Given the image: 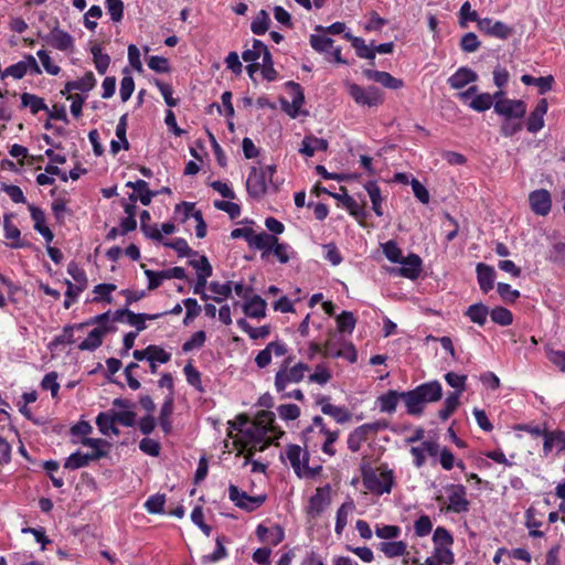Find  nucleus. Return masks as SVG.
I'll return each instance as SVG.
<instances>
[{"label":"nucleus","instance_id":"nucleus-38","mask_svg":"<svg viewBox=\"0 0 565 565\" xmlns=\"http://www.w3.org/2000/svg\"><path fill=\"white\" fill-rule=\"evenodd\" d=\"M22 105L24 107H29L30 111L33 115H36L41 110H49L46 104L44 103V99L29 93H23L21 95Z\"/></svg>","mask_w":565,"mask_h":565},{"label":"nucleus","instance_id":"nucleus-8","mask_svg":"<svg viewBox=\"0 0 565 565\" xmlns=\"http://www.w3.org/2000/svg\"><path fill=\"white\" fill-rule=\"evenodd\" d=\"M309 370L308 364L299 362L290 369H280L275 376V386L278 392H282L288 383H299L305 377V372Z\"/></svg>","mask_w":565,"mask_h":565},{"label":"nucleus","instance_id":"nucleus-34","mask_svg":"<svg viewBox=\"0 0 565 565\" xmlns=\"http://www.w3.org/2000/svg\"><path fill=\"white\" fill-rule=\"evenodd\" d=\"M379 550L385 554L386 557L393 558L407 554V544L404 541L382 542Z\"/></svg>","mask_w":565,"mask_h":565},{"label":"nucleus","instance_id":"nucleus-16","mask_svg":"<svg viewBox=\"0 0 565 565\" xmlns=\"http://www.w3.org/2000/svg\"><path fill=\"white\" fill-rule=\"evenodd\" d=\"M363 75L375 83L381 84L385 88L399 89L404 86V82L401 78H396L385 71H376L371 68L363 70Z\"/></svg>","mask_w":565,"mask_h":565},{"label":"nucleus","instance_id":"nucleus-4","mask_svg":"<svg viewBox=\"0 0 565 565\" xmlns=\"http://www.w3.org/2000/svg\"><path fill=\"white\" fill-rule=\"evenodd\" d=\"M255 431H259L267 439H270L267 434L276 431L275 414L270 411H260L254 420L249 418V459L253 458L257 449H262V447H257L259 440L256 438Z\"/></svg>","mask_w":565,"mask_h":565},{"label":"nucleus","instance_id":"nucleus-45","mask_svg":"<svg viewBox=\"0 0 565 565\" xmlns=\"http://www.w3.org/2000/svg\"><path fill=\"white\" fill-rule=\"evenodd\" d=\"M491 320L502 327L510 326L513 322V313L504 307H495L490 311Z\"/></svg>","mask_w":565,"mask_h":565},{"label":"nucleus","instance_id":"nucleus-41","mask_svg":"<svg viewBox=\"0 0 565 565\" xmlns=\"http://www.w3.org/2000/svg\"><path fill=\"white\" fill-rule=\"evenodd\" d=\"M270 25V18L267 11L260 10L254 18L250 30L254 34L260 35L268 31Z\"/></svg>","mask_w":565,"mask_h":565},{"label":"nucleus","instance_id":"nucleus-23","mask_svg":"<svg viewBox=\"0 0 565 565\" xmlns=\"http://www.w3.org/2000/svg\"><path fill=\"white\" fill-rule=\"evenodd\" d=\"M478 79L476 72L469 67H459L449 78L448 84L454 89L463 88L466 85L473 83Z\"/></svg>","mask_w":565,"mask_h":565},{"label":"nucleus","instance_id":"nucleus-40","mask_svg":"<svg viewBox=\"0 0 565 565\" xmlns=\"http://www.w3.org/2000/svg\"><path fill=\"white\" fill-rule=\"evenodd\" d=\"M271 255H274L280 264H287L292 257L296 256V252L287 243L277 244L271 248Z\"/></svg>","mask_w":565,"mask_h":565},{"label":"nucleus","instance_id":"nucleus-37","mask_svg":"<svg viewBox=\"0 0 565 565\" xmlns=\"http://www.w3.org/2000/svg\"><path fill=\"white\" fill-rule=\"evenodd\" d=\"M164 313H156V315H149V313H135L134 311L128 312L127 322L130 326L136 327L135 332H141L143 331L147 326V320H156L160 317H162Z\"/></svg>","mask_w":565,"mask_h":565},{"label":"nucleus","instance_id":"nucleus-52","mask_svg":"<svg viewBox=\"0 0 565 565\" xmlns=\"http://www.w3.org/2000/svg\"><path fill=\"white\" fill-rule=\"evenodd\" d=\"M492 106L494 107L493 97L489 93L477 95L470 103V107L477 111H486Z\"/></svg>","mask_w":565,"mask_h":565},{"label":"nucleus","instance_id":"nucleus-42","mask_svg":"<svg viewBox=\"0 0 565 565\" xmlns=\"http://www.w3.org/2000/svg\"><path fill=\"white\" fill-rule=\"evenodd\" d=\"M459 393H450L444 403V407L439 409L438 416L441 420H447L459 406Z\"/></svg>","mask_w":565,"mask_h":565},{"label":"nucleus","instance_id":"nucleus-5","mask_svg":"<svg viewBox=\"0 0 565 565\" xmlns=\"http://www.w3.org/2000/svg\"><path fill=\"white\" fill-rule=\"evenodd\" d=\"M362 480L369 491L381 495L392 491L394 476L392 470H384L377 475L372 468H364L362 470Z\"/></svg>","mask_w":565,"mask_h":565},{"label":"nucleus","instance_id":"nucleus-51","mask_svg":"<svg viewBox=\"0 0 565 565\" xmlns=\"http://www.w3.org/2000/svg\"><path fill=\"white\" fill-rule=\"evenodd\" d=\"M164 503L166 495L157 493L148 498L145 502V508L151 514H160L163 512Z\"/></svg>","mask_w":565,"mask_h":565},{"label":"nucleus","instance_id":"nucleus-55","mask_svg":"<svg viewBox=\"0 0 565 565\" xmlns=\"http://www.w3.org/2000/svg\"><path fill=\"white\" fill-rule=\"evenodd\" d=\"M497 291L504 302L513 303L520 298V291L512 289L509 284L499 282L497 285Z\"/></svg>","mask_w":565,"mask_h":565},{"label":"nucleus","instance_id":"nucleus-26","mask_svg":"<svg viewBox=\"0 0 565 565\" xmlns=\"http://www.w3.org/2000/svg\"><path fill=\"white\" fill-rule=\"evenodd\" d=\"M521 82L524 85H534L537 87L539 94L544 95L553 88L555 79L552 75L534 77L530 74H523L521 76Z\"/></svg>","mask_w":565,"mask_h":565},{"label":"nucleus","instance_id":"nucleus-12","mask_svg":"<svg viewBox=\"0 0 565 565\" xmlns=\"http://www.w3.org/2000/svg\"><path fill=\"white\" fill-rule=\"evenodd\" d=\"M478 29L486 35L493 36L500 40H507L513 33V28L501 21H493L490 18H483L480 21H478Z\"/></svg>","mask_w":565,"mask_h":565},{"label":"nucleus","instance_id":"nucleus-57","mask_svg":"<svg viewBox=\"0 0 565 565\" xmlns=\"http://www.w3.org/2000/svg\"><path fill=\"white\" fill-rule=\"evenodd\" d=\"M445 380L449 386L456 388L454 393H459V396L461 395L462 392L466 391V375H459L455 372H448L445 374Z\"/></svg>","mask_w":565,"mask_h":565},{"label":"nucleus","instance_id":"nucleus-46","mask_svg":"<svg viewBox=\"0 0 565 565\" xmlns=\"http://www.w3.org/2000/svg\"><path fill=\"white\" fill-rule=\"evenodd\" d=\"M266 307V301L259 295H249V318H264Z\"/></svg>","mask_w":565,"mask_h":565},{"label":"nucleus","instance_id":"nucleus-36","mask_svg":"<svg viewBox=\"0 0 565 565\" xmlns=\"http://www.w3.org/2000/svg\"><path fill=\"white\" fill-rule=\"evenodd\" d=\"M322 413L324 415L331 416L339 424H344L352 417V414L348 411V408L332 404L323 405Z\"/></svg>","mask_w":565,"mask_h":565},{"label":"nucleus","instance_id":"nucleus-58","mask_svg":"<svg viewBox=\"0 0 565 565\" xmlns=\"http://www.w3.org/2000/svg\"><path fill=\"white\" fill-rule=\"evenodd\" d=\"M383 253L392 263L401 264L404 258L401 248L394 241H388L383 245Z\"/></svg>","mask_w":565,"mask_h":565},{"label":"nucleus","instance_id":"nucleus-10","mask_svg":"<svg viewBox=\"0 0 565 565\" xmlns=\"http://www.w3.org/2000/svg\"><path fill=\"white\" fill-rule=\"evenodd\" d=\"M494 111L503 119H523L526 104L519 99H499L494 103Z\"/></svg>","mask_w":565,"mask_h":565},{"label":"nucleus","instance_id":"nucleus-54","mask_svg":"<svg viewBox=\"0 0 565 565\" xmlns=\"http://www.w3.org/2000/svg\"><path fill=\"white\" fill-rule=\"evenodd\" d=\"M354 508L353 502L343 503L337 511V520H335V533L341 534L347 526L348 523V510H352Z\"/></svg>","mask_w":565,"mask_h":565},{"label":"nucleus","instance_id":"nucleus-24","mask_svg":"<svg viewBox=\"0 0 565 565\" xmlns=\"http://www.w3.org/2000/svg\"><path fill=\"white\" fill-rule=\"evenodd\" d=\"M256 535L262 543L278 545L285 537L284 530L280 526L266 527L259 524L256 529Z\"/></svg>","mask_w":565,"mask_h":565},{"label":"nucleus","instance_id":"nucleus-27","mask_svg":"<svg viewBox=\"0 0 565 565\" xmlns=\"http://www.w3.org/2000/svg\"><path fill=\"white\" fill-rule=\"evenodd\" d=\"M403 399V392L390 390L385 394L377 397L380 411L383 413L392 414L396 411L398 401Z\"/></svg>","mask_w":565,"mask_h":565},{"label":"nucleus","instance_id":"nucleus-62","mask_svg":"<svg viewBox=\"0 0 565 565\" xmlns=\"http://www.w3.org/2000/svg\"><path fill=\"white\" fill-rule=\"evenodd\" d=\"M106 9L114 22H120L124 17V2L122 0H106Z\"/></svg>","mask_w":565,"mask_h":565},{"label":"nucleus","instance_id":"nucleus-49","mask_svg":"<svg viewBox=\"0 0 565 565\" xmlns=\"http://www.w3.org/2000/svg\"><path fill=\"white\" fill-rule=\"evenodd\" d=\"M338 329L340 332L352 333L355 328L356 319L350 311H342L337 318Z\"/></svg>","mask_w":565,"mask_h":565},{"label":"nucleus","instance_id":"nucleus-60","mask_svg":"<svg viewBox=\"0 0 565 565\" xmlns=\"http://www.w3.org/2000/svg\"><path fill=\"white\" fill-rule=\"evenodd\" d=\"M74 330H77L76 324H67L63 328V332L60 335H56L52 344L53 345H60V344H73L76 342L74 338Z\"/></svg>","mask_w":565,"mask_h":565},{"label":"nucleus","instance_id":"nucleus-53","mask_svg":"<svg viewBox=\"0 0 565 565\" xmlns=\"http://www.w3.org/2000/svg\"><path fill=\"white\" fill-rule=\"evenodd\" d=\"M28 72V64L24 61H20L15 64L8 66L1 74V78L11 76L15 79H21Z\"/></svg>","mask_w":565,"mask_h":565},{"label":"nucleus","instance_id":"nucleus-48","mask_svg":"<svg viewBox=\"0 0 565 565\" xmlns=\"http://www.w3.org/2000/svg\"><path fill=\"white\" fill-rule=\"evenodd\" d=\"M189 265L196 270V277H211L213 269L206 256L202 255L198 259H191Z\"/></svg>","mask_w":565,"mask_h":565},{"label":"nucleus","instance_id":"nucleus-39","mask_svg":"<svg viewBox=\"0 0 565 565\" xmlns=\"http://www.w3.org/2000/svg\"><path fill=\"white\" fill-rule=\"evenodd\" d=\"M67 273L75 280L76 284L74 285L76 286L77 291H84L87 288V276L85 271L82 268H79L75 262H71L67 265Z\"/></svg>","mask_w":565,"mask_h":565},{"label":"nucleus","instance_id":"nucleus-61","mask_svg":"<svg viewBox=\"0 0 565 565\" xmlns=\"http://www.w3.org/2000/svg\"><path fill=\"white\" fill-rule=\"evenodd\" d=\"M205 340H206L205 332L202 330L196 331L192 334V337L189 340H186L182 344V350L184 352H190L194 349H200L204 345Z\"/></svg>","mask_w":565,"mask_h":565},{"label":"nucleus","instance_id":"nucleus-19","mask_svg":"<svg viewBox=\"0 0 565 565\" xmlns=\"http://www.w3.org/2000/svg\"><path fill=\"white\" fill-rule=\"evenodd\" d=\"M111 330L109 326H98L94 328L87 338L78 344L82 351H94L103 343V338Z\"/></svg>","mask_w":565,"mask_h":565},{"label":"nucleus","instance_id":"nucleus-6","mask_svg":"<svg viewBox=\"0 0 565 565\" xmlns=\"http://www.w3.org/2000/svg\"><path fill=\"white\" fill-rule=\"evenodd\" d=\"M285 94L279 100L281 108L290 117L296 118L300 114V108L305 103V94L300 84L289 81L284 84Z\"/></svg>","mask_w":565,"mask_h":565},{"label":"nucleus","instance_id":"nucleus-47","mask_svg":"<svg viewBox=\"0 0 565 565\" xmlns=\"http://www.w3.org/2000/svg\"><path fill=\"white\" fill-rule=\"evenodd\" d=\"M354 50L356 55L360 58H365L371 61V65L374 66V60H375V51L373 50V46H369L364 39H354Z\"/></svg>","mask_w":565,"mask_h":565},{"label":"nucleus","instance_id":"nucleus-35","mask_svg":"<svg viewBox=\"0 0 565 565\" xmlns=\"http://www.w3.org/2000/svg\"><path fill=\"white\" fill-rule=\"evenodd\" d=\"M115 418L111 413H99L96 417V425L99 431L103 435H108L109 433L118 436L119 429L115 426Z\"/></svg>","mask_w":565,"mask_h":565},{"label":"nucleus","instance_id":"nucleus-29","mask_svg":"<svg viewBox=\"0 0 565 565\" xmlns=\"http://www.w3.org/2000/svg\"><path fill=\"white\" fill-rule=\"evenodd\" d=\"M96 84L95 76L93 72H87L85 75L77 81L67 82L65 85V89L62 90L63 94L71 93L72 90H81V92H88Z\"/></svg>","mask_w":565,"mask_h":565},{"label":"nucleus","instance_id":"nucleus-1","mask_svg":"<svg viewBox=\"0 0 565 565\" xmlns=\"http://www.w3.org/2000/svg\"><path fill=\"white\" fill-rule=\"evenodd\" d=\"M443 397V387L438 381L423 383L414 390L403 392L407 413L412 416H420L424 413L425 405L435 403Z\"/></svg>","mask_w":565,"mask_h":565},{"label":"nucleus","instance_id":"nucleus-9","mask_svg":"<svg viewBox=\"0 0 565 565\" xmlns=\"http://www.w3.org/2000/svg\"><path fill=\"white\" fill-rule=\"evenodd\" d=\"M278 237L267 232L256 233L249 227V247L262 252L260 258L268 262L271 255V248L277 244Z\"/></svg>","mask_w":565,"mask_h":565},{"label":"nucleus","instance_id":"nucleus-33","mask_svg":"<svg viewBox=\"0 0 565 565\" xmlns=\"http://www.w3.org/2000/svg\"><path fill=\"white\" fill-rule=\"evenodd\" d=\"M489 315L490 311L488 306L483 305L482 302L469 306L465 312V316H467L473 323L479 326H483L487 322Z\"/></svg>","mask_w":565,"mask_h":565},{"label":"nucleus","instance_id":"nucleus-28","mask_svg":"<svg viewBox=\"0 0 565 565\" xmlns=\"http://www.w3.org/2000/svg\"><path fill=\"white\" fill-rule=\"evenodd\" d=\"M554 447H556L558 449V451L565 450V431L547 430V434H545V439L543 443L544 455L550 454Z\"/></svg>","mask_w":565,"mask_h":565},{"label":"nucleus","instance_id":"nucleus-20","mask_svg":"<svg viewBox=\"0 0 565 565\" xmlns=\"http://www.w3.org/2000/svg\"><path fill=\"white\" fill-rule=\"evenodd\" d=\"M46 41L50 45L60 51H67L74 46V40L72 35L68 32L60 29L58 26H55L50 32V34L46 38Z\"/></svg>","mask_w":565,"mask_h":565},{"label":"nucleus","instance_id":"nucleus-21","mask_svg":"<svg viewBox=\"0 0 565 565\" xmlns=\"http://www.w3.org/2000/svg\"><path fill=\"white\" fill-rule=\"evenodd\" d=\"M266 180L265 171L254 167L249 169V198H260L266 193Z\"/></svg>","mask_w":565,"mask_h":565},{"label":"nucleus","instance_id":"nucleus-2","mask_svg":"<svg viewBox=\"0 0 565 565\" xmlns=\"http://www.w3.org/2000/svg\"><path fill=\"white\" fill-rule=\"evenodd\" d=\"M228 434L225 440V448L228 452L236 451L243 458V466H247V414L242 413L235 422H228Z\"/></svg>","mask_w":565,"mask_h":565},{"label":"nucleus","instance_id":"nucleus-7","mask_svg":"<svg viewBox=\"0 0 565 565\" xmlns=\"http://www.w3.org/2000/svg\"><path fill=\"white\" fill-rule=\"evenodd\" d=\"M349 95L360 106H379L383 104L384 96L380 88L376 86L362 87L355 83L349 84Z\"/></svg>","mask_w":565,"mask_h":565},{"label":"nucleus","instance_id":"nucleus-43","mask_svg":"<svg viewBox=\"0 0 565 565\" xmlns=\"http://www.w3.org/2000/svg\"><path fill=\"white\" fill-rule=\"evenodd\" d=\"M546 259L557 266L565 267V243H553L548 250Z\"/></svg>","mask_w":565,"mask_h":565},{"label":"nucleus","instance_id":"nucleus-22","mask_svg":"<svg viewBox=\"0 0 565 565\" xmlns=\"http://www.w3.org/2000/svg\"><path fill=\"white\" fill-rule=\"evenodd\" d=\"M477 280L482 292L488 294L493 289L495 270L492 266L479 263L476 267Z\"/></svg>","mask_w":565,"mask_h":565},{"label":"nucleus","instance_id":"nucleus-44","mask_svg":"<svg viewBox=\"0 0 565 565\" xmlns=\"http://www.w3.org/2000/svg\"><path fill=\"white\" fill-rule=\"evenodd\" d=\"M6 238L12 239L13 242L10 244L12 248H21L24 244L20 239L21 232L20 230L11 223L8 216H4L3 222Z\"/></svg>","mask_w":565,"mask_h":565},{"label":"nucleus","instance_id":"nucleus-15","mask_svg":"<svg viewBox=\"0 0 565 565\" xmlns=\"http://www.w3.org/2000/svg\"><path fill=\"white\" fill-rule=\"evenodd\" d=\"M529 202L532 211L537 215L545 216L551 211L552 199L550 192L545 189L531 192L529 195Z\"/></svg>","mask_w":565,"mask_h":565},{"label":"nucleus","instance_id":"nucleus-30","mask_svg":"<svg viewBox=\"0 0 565 565\" xmlns=\"http://www.w3.org/2000/svg\"><path fill=\"white\" fill-rule=\"evenodd\" d=\"M173 404L174 397L172 395H168L161 406L159 424L166 434H170L172 430V423L170 417L173 413Z\"/></svg>","mask_w":565,"mask_h":565},{"label":"nucleus","instance_id":"nucleus-18","mask_svg":"<svg viewBox=\"0 0 565 565\" xmlns=\"http://www.w3.org/2000/svg\"><path fill=\"white\" fill-rule=\"evenodd\" d=\"M548 108L547 100L542 98L537 102L533 111H531L530 116L525 121L526 129L530 132H536L541 130L544 126V115L546 114Z\"/></svg>","mask_w":565,"mask_h":565},{"label":"nucleus","instance_id":"nucleus-63","mask_svg":"<svg viewBox=\"0 0 565 565\" xmlns=\"http://www.w3.org/2000/svg\"><path fill=\"white\" fill-rule=\"evenodd\" d=\"M388 427V423L384 419L367 423L356 427V429L367 439L370 434H376L377 431L384 430Z\"/></svg>","mask_w":565,"mask_h":565},{"label":"nucleus","instance_id":"nucleus-59","mask_svg":"<svg viewBox=\"0 0 565 565\" xmlns=\"http://www.w3.org/2000/svg\"><path fill=\"white\" fill-rule=\"evenodd\" d=\"M228 498L236 507L247 509V492L241 491L236 486L230 484Z\"/></svg>","mask_w":565,"mask_h":565},{"label":"nucleus","instance_id":"nucleus-56","mask_svg":"<svg viewBox=\"0 0 565 565\" xmlns=\"http://www.w3.org/2000/svg\"><path fill=\"white\" fill-rule=\"evenodd\" d=\"M183 372L186 377V382L198 391L203 392V387L201 385V373L193 366L191 362L184 366Z\"/></svg>","mask_w":565,"mask_h":565},{"label":"nucleus","instance_id":"nucleus-11","mask_svg":"<svg viewBox=\"0 0 565 565\" xmlns=\"http://www.w3.org/2000/svg\"><path fill=\"white\" fill-rule=\"evenodd\" d=\"M447 492L449 493V507L448 509L455 513H462L469 510L470 502L466 498L467 489L463 484H448L446 487Z\"/></svg>","mask_w":565,"mask_h":565},{"label":"nucleus","instance_id":"nucleus-17","mask_svg":"<svg viewBox=\"0 0 565 565\" xmlns=\"http://www.w3.org/2000/svg\"><path fill=\"white\" fill-rule=\"evenodd\" d=\"M263 61H270L271 54L268 47L260 40L254 39L253 49H249V77H253L254 73L259 70L260 64L257 62L259 57Z\"/></svg>","mask_w":565,"mask_h":565},{"label":"nucleus","instance_id":"nucleus-13","mask_svg":"<svg viewBox=\"0 0 565 565\" xmlns=\"http://www.w3.org/2000/svg\"><path fill=\"white\" fill-rule=\"evenodd\" d=\"M401 265V267L393 268L391 273L412 280L419 277L423 262L418 255L411 253L403 258Z\"/></svg>","mask_w":565,"mask_h":565},{"label":"nucleus","instance_id":"nucleus-25","mask_svg":"<svg viewBox=\"0 0 565 565\" xmlns=\"http://www.w3.org/2000/svg\"><path fill=\"white\" fill-rule=\"evenodd\" d=\"M329 491H330L329 484H327L322 488H318L316 490V493L309 500L308 513L316 516L323 512L326 505L329 503V499H327Z\"/></svg>","mask_w":565,"mask_h":565},{"label":"nucleus","instance_id":"nucleus-31","mask_svg":"<svg viewBox=\"0 0 565 565\" xmlns=\"http://www.w3.org/2000/svg\"><path fill=\"white\" fill-rule=\"evenodd\" d=\"M364 189L366 190L371 202L372 210L377 216H382L384 214L382 209L383 196L381 194V189L377 185L376 181H369L364 184Z\"/></svg>","mask_w":565,"mask_h":565},{"label":"nucleus","instance_id":"nucleus-3","mask_svg":"<svg viewBox=\"0 0 565 565\" xmlns=\"http://www.w3.org/2000/svg\"><path fill=\"white\" fill-rule=\"evenodd\" d=\"M81 443L86 447L95 448V451L82 454L77 450L73 452L64 462L65 469L76 470L88 466L90 461L99 460L108 456V451L102 449V447H109V443L105 439L83 438Z\"/></svg>","mask_w":565,"mask_h":565},{"label":"nucleus","instance_id":"nucleus-50","mask_svg":"<svg viewBox=\"0 0 565 565\" xmlns=\"http://www.w3.org/2000/svg\"><path fill=\"white\" fill-rule=\"evenodd\" d=\"M344 206L349 211V213L359 221L360 225L364 226L363 221L369 215V213L364 210V207L359 205L358 202L353 198H347Z\"/></svg>","mask_w":565,"mask_h":565},{"label":"nucleus","instance_id":"nucleus-32","mask_svg":"<svg viewBox=\"0 0 565 565\" xmlns=\"http://www.w3.org/2000/svg\"><path fill=\"white\" fill-rule=\"evenodd\" d=\"M301 447L298 445H288L286 447V457L289 460L295 473L302 478L303 458L301 459Z\"/></svg>","mask_w":565,"mask_h":565},{"label":"nucleus","instance_id":"nucleus-64","mask_svg":"<svg viewBox=\"0 0 565 565\" xmlns=\"http://www.w3.org/2000/svg\"><path fill=\"white\" fill-rule=\"evenodd\" d=\"M480 45L481 43L473 32L466 33L460 41V49L467 53L476 52Z\"/></svg>","mask_w":565,"mask_h":565},{"label":"nucleus","instance_id":"nucleus-14","mask_svg":"<svg viewBox=\"0 0 565 565\" xmlns=\"http://www.w3.org/2000/svg\"><path fill=\"white\" fill-rule=\"evenodd\" d=\"M126 186L134 190V192L129 194L130 202L140 201L142 205H149L151 200L158 195V192L149 190L148 183L145 180L128 181Z\"/></svg>","mask_w":565,"mask_h":565}]
</instances>
